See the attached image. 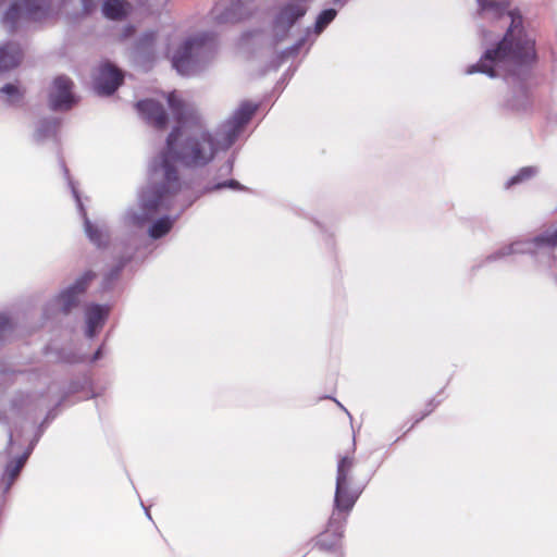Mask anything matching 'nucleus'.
Instances as JSON below:
<instances>
[{
    "mask_svg": "<svg viewBox=\"0 0 557 557\" xmlns=\"http://www.w3.org/2000/svg\"><path fill=\"white\" fill-rule=\"evenodd\" d=\"M424 417H425V416L423 414L421 418H418V419H417V422H420V421H421V419H423Z\"/></svg>",
    "mask_w": 557,
    "mask_h": 557,
    "instance_id": "f704fd0d",
    "label": "nucleus"
},
{
    "mask_svg": "<svg viewBox=\"0 0 557 557\" xmlns=\"http://www.w3.org/2000/svg\"><path fill=\"white\" fill-rule=\"evenodd\" d=\"M250 11L240 1L232 2L230 5L218 4L213 11V18L219 23H234L248 17Z\"/></svg>",
    "mask_w": 557,
    "mask_h": 557,
    "instance_id": "f8f14e48",
    "label": "nucleus"
},
{
    "mask_svg": "<svg viewBox=\"0 0 557 557\" xmlns=\"http://www.w3.org/2000/svg\"><path fill=\"white\" fill-rule=\"evenodd\" d=\"M213 53V44L205 38L185 41L172 57L173 66L181 75H193L201 70Z\"/></svg>",
    "mask_w": 557,
    "mask_h": 557,
    "instance_id": "7ed1b4c3",
    "label": "nucleus"
},
{
    "mask_svg": "<svg viewBox=\"0 0 557 557\" xmlns=\"http://www.w3.org/2000/svg\"><path fill=\"white\" fill-rule=\"evenodd\" d=\"M57 128L58 122L55 120L42 121L36 129L35 137L37 140H42L45 138L54 136Z\"/></svg>",
    "mask_w": 557,
    "mask_h": 557,
    "instance_id": "4be33fe9",
    "label": "nucleus"
},
{
    "mask_svg": "<svg viewBox=\"0 0 557 557\" xmlns=\"http://www.w3.org/2000/svg\"><path fill=\"white\" fill-rule=\"evenodd\" d=\"M336 16V11L333 9H327L321 12L314 24V33L317 35L321 34L323 29L334 20Z\"/></svg>",
    "mask_w": 557,
    "mask_h": 557,
    "instance_id": "5701e85b",
    "label": "nucleus"
},
{
    "mask_svg": "<svg viewBox=\"0 0 557 557\" xmlns=\"http://www.w3.org/2000/svg\"><path fill=\"white\" fill-rule=\"evenodd\" d=\"M482 16L500 18L506 15L510 25L503 39L484 51L475 64L467 67L466 74L483 73L490 77L500 75L508 66H515L521 76L528 75L530 63L535 59V39L524 25L518 10H509L508 0H476Z\"/></svg>",
    "mask_w": 557,
    "mask_h": 557,
    "instance_id": "f03ea898",
    "label": "nucleus"
},
{
    "mask_svg": "<svg viewBox=\"0 0 557 557\" xmlns=\"http://www.w3.org/2000/svg\"><path fill=\"white\" fill-rule=\"evenodd\" d=\"M436 406H437V403H435L434 399L430 400V403L428 404V409L424 412V416H428L429 413H431Z\"/></svg>",
    "mask_w": 557,
    "mask_h": 557,
    "instance_id": "c85d7f7f",
    "label": "nucleus"
},
{
    "mask_svg": "<svg viewBox=\"0 0 557 557\" xmlns=\"http://www.w3.org/2000/svg\"><path fill=\"white\" fill-rule=\"evenodd\" d=\"M307 7L304 0H295L283 5L276 14L273 27L278 35H285L294 23L305 15Z\"/></svg>",
    "mask_w": 557,
    "mask_h": 557,
    "instance_id": "423d86ee",
    "label": "nucleus"
},
{
    "mask_svg": "<svg viewBox=\"0 0 557 557\" xmlns=\"http://www.w3.org/2000/svg\"><path fill=\"white\" fill-rule=\"evenodd\" d=\"M361 493V488H359L355 494H352L350 492V498H349V502H350V509L352 508L356 499L358 498L359 494Z\"/></svg>",
    "mask_w": 557,
    "mask_h": 557,
    "instance_id": "c756f323",
    "label": "nucleus"
},
{
    "mask_svg": "<svg viewBox=\"0 0 557 557\" xmlns=\"http://www.w3.org/2000/svg\"><path fill=\"white\" fill-rule=\"evenodd\" d=\"M84 219H85V231H86L89 239L97 246H101L104 243V238H106L104 233L102 232V230L91 225V223L89 222V220L86 218L85 214H84Z\"/></svg>",
    "mask_w": 557,
    "mask_h": 557,
    "instance_id": "b1692460",
    "label": "nucleus"
},
{
    "mask_svg": "<svg viewBox=\"0 0 557 557\" xmlns=\"http://www.w3.org/2000/svg\"><path fill=\"white\" fill-rule=\"evenodd\" d=\"M71 187H72V190H73V195L76 198L77 205H78L79 209L83 211V206H82V202H81V200L78 198L77 191H76L75 187L72 184H71Z\"/></svg>",
    "mask_w": 557,
    "mask_h": 557,
    "instance_id": "7c9ffc66",
    "label": "nucleus"
},
{
    "mask_svg": "<svg viewBox=\"0 0 557 557\" xmlns=\"http://www.w3.org/2000/svg\"><path fill=\"white\" fill-rule=\"evenodd\" d=\"M75 102L72 92V82L65 76H59L49 89V103L54 110H67Z\"/></svg>",
    "mask_w": 557,
    "mask_h": 557,
    "instance_id": "0eeeda50",
    "label": "nucleus"
},
{
    "mask_svg": "<svg viewBox=\"0 0 557 557\" xmlns=\"http://www.w3.org/2000/svg\"><path fill=\"white\" fill-rule=\"evenodd\" d=\"M23 97V91L17 85L7 84L0 89V98L10 104L18 102Z\"/></svg>",
    "mask_w": 557,
    "mask_h": 557,
    "instance_id": "6ab92c4d",
    "label": "nucleus"
},
{
    "mask_svg": "<svg viewBox=\"0 0 557 557\" xmlns=\"http://www.w3.org/2000/svg\"><path fill=\"white\" fill-rule=\"evenodd\" d=\"M107 313H108V309L102 306L92 305L87 308V310H86V324H87L86 335L88 337H94L95 334L97 333V331L102 327V324L104 322Z\"/></svg>",
    "mask_w": 557,
    "mask_h": 557,
    "instance_id": "4468645a",
    "label": "nucleus"
},
{
    "mask_svg": "<svg viewBox=\"0 0 557 557\" xmlns=\"http://www.w3.org/2000/svg\"><path fill=\"white\" fill-rule=\"evenodd\" d=\"M168 102L175 125L164 151L150 165L148 184L139 194L137 207L125 214V223L129 226H143L160 210L171 207L182 188L176 162L189 166L206 165L220 150H226L235 143L240 127L256 111L253 104L244 102L213 135L205 129L193 104L175 92L169 95Z\"/></svg>",
    "mask_w": 557,
    "mask_h": 557,
    "instance_id": "f257e3e1",
    "label": "nucleus"
},
{
    "mask_svg": "<svg viewBox=\"0 0 557 557\" xmlns=\"http://www.w3.org/2000/svg\"><path fill=\"white\" fill-rule=\"evenodd\" d=\"M122 83L121 72L110 63L101 64L94 76V87L100 95H110Z\"/></svg>",
    "mask_w": 557,
    "mask_h": 557,
    "instance_id": "6e6552de",
    "label": "nucleus"
},
{
    "mask_svg": "<svg viewBox=\"0 0 557 557\" xmlns=\"http://www.w3.org/2000/svg\"><path fill=\"white\" fill-rule=\"evenodd\" d=\"M9 444L11 445L12 444V435L10 434V437H9Z\"/></svg>",
    "mask_w": 557,
    "mask_h": 557,
    "instance_id": "473e14b6",
    "label": "nucleus"
},
{
    "mask_svg": "<svg viewBox=\"0 0 557 557\" xmlns=\"http://www.w3.org/2000/svg\"><path fill=\"white\" fill-rule=\"evenodd\" d=\"M156 36L153 33L145 34L139 41L138 50L140 52L147 51L150 47H152Z\"/></svg>",
    "mask_w": 557,
    "mask_h": 557,
    "instance_id": "a878e982",
    "label": "nucleus"
},
{
    "mask_svg": "<svg viewBox=\"0 0 557 557\" xmlns=\"http://www.w3.org/2000/svg\"><path fill=\"white\" fill-rule=\"evenodd\" d=\"M557 246V228L553 232H545L531 239H520L509 244L511 255L535 253L542 247Z\"/></svg>",
    "mask_w": 557,
    "mask_h": 557,
    "instance_id": "1a4fd4ad",
    "label": "nucleus"
},
{
    "mask_svg": "<svg viewBox=\"0 0 557 557\" xmlns=\"http://www.w3.org/2000/svg\"><path fill=\"white\" fill-rule=\"evenodd\" d=\"M259 34L257 33H246L243 35L242 37V40H243V45H247L249 44V41L251 40L252 37H256L258 36Z\"/></svg>",
    "mask_w": 557,
    "mask_h": 557,
    "instance_id": "cd10ccee",
    "label": "nucleus"
},
{
    "mask_svg": "<svg viewBox=\"0 0 557 557\" xmlns=\"http://www.w3.org/2000/svg\"><path fill=\"white\" fill-rule=\"evenodd\" d=\"M535 61L536 58L530 63L528 75H519L515 66L510 65L506 67L500 75L495 77H503L506 82L513 85L511 95L506 100L505 106L508 110H511L518 114L528 113L532 109L533 101L527 86V81L531 76V70Z\"/></svg>",
    "mask_w": 557,
    "mask_h": 557,
    "instance_id": "39448f33",
    "label": "nucleus"
},
{
    "mask_svg": "<svg viewBox=\"0 0 557 557\" xmlns=\"http://www.w3.org/2000/svg\"><path fill=\"white\" fill-rule=\"evenodd\" d=\"M539 173V168L537 166H524V168H521L517 174H515L513 176H511L507 182H506V188H510L517 184H520V183H523L534 176H536Z\"/></svg>",
    "mask_w": 557,
    "mask_h": 557,
    "instance_id": "a211bd4d",
    "label": "nucleus"
},
{
    "mask_svg": "<svg viewBox=\"0 0 557 557\" xmlns=\"http://www.w3.org/2000/svg\"><path fill=\"white\" fill-rule=\"evenodd\" d=\"M512 256L511 249L509 248V245L502 246L496 251L490 253L485 257V259L481 260L479 263L474 264L472 267V270L480 269L483 264L499 261L506 257Z\"/></svg>",
    "mask_w": 557,
    "mask_h": 557,
    "instance_id": "aec40b11",
    "label": "nucleus"
},
{
    "mask_svg": "<svg viewBox=\"0 0 557 557\" xmlns=\"http://www.w3.org/2000/svg\"><path fill=\"white\" fill-rule=\"evenodd\" d=\"M424 417H425V416L423 414L421 418H418V419H417V422H420V421H421V419H423Z\"/></svg>",
    "mask_w": 557,
    "mask_h": 557,
    "instance_id": "72a5a7b5",
    "label": "nucleus"
},
{
    "mask_svg": "<svg viewBox=\"0 0 557 557\" xmlns=\"http://www.w3.org/2000/svg\"><path fill=\"white\" fill-rule=\"evenodd\" d=\"M85 13L91 12L97 0H79ZM50 13V5L47 0H17L8 10L4 22L14 28L23 21H41Z\"/></svg>",
    "mask_w": 557,
    "mask_h": 557,
    "instance_id": "20e7f679",
    "label": "nucleus"
},
{
    "mask_svg": "<svg viewBox=\"0 0 557 557\" xmlns=\"http://www.w3.org/2000/svg\"><path fill=\"white\" fill-rule=\"evenodd\" d=\"M23 59V51L15 42L0 46V74L18 66Z\"/></svg>",
    "mask_w": 557,
    "mask_h": 557,
    "instance_id": "ddd939ff",
    "label": "nucleus"
},
{
    "mask_svg": "<svg viewBox=\"0 0 557 557\" xmlns=\"http://www.w3.org/2000/svg\"><path fill=\"white\" fill-rule=\"evenodd\" d=\"M222 187L238 188L239 187V183L234 181V180H231L227 183L219 184V185L215 186V188H222Z\"/></svg>",
    "mask_w": 557,
    "mask_h": 557,
    "instance_id": "bb28decb",
    "label": "nucleus"
},
{
    "mask_svg": "<svg viewBox=\"0 0 557 557\" xmlns=\"http://www.w3.org/2000/svg\"><path fill=\"white\" fill-rule=\"evenodd\" d=\"M101 357V349H98L94 356V360H97Z\"/></svg>",
    "mask_w": 557,
    "mask_h": 557,
    "instance_id": "2f4dec72",
    "label": "nucleus"
},
{
    "mask_svg": "<svg viewBox=\"0 0 557 557\" xmlns=\"http://www.w3.org/2000/svg\"><path fill=\"white\" fill-rule=\"evenodd\" d=\"M27 459V455L21 456L15 461L8 465L5 469V473L3 476V482L5 483V491L10 488V486L13 484L15 478L18 475L20 471L22 470L25 461Z\"/></svg>",
    "mask_w": 557,
    "mask_h": 557,
    "instance_id": "f3484780",
    "label": "nucleus"
},
{
    "mask_svg": "<svg viewBox=\"0 0 557 557\" xmlns=\"http://www.w3.org/2000/svg\"><path fill=\"white\" fill-rule=\"evenodd\" d=\"M92 277L94 274L91 272L83 274L72 286L59 295L57 302L63 312L67 313L73 307L77 306L79 295L85 292Z\"/></svg>",
    "mask_w": 557,
    "mask_h": 557,
    "instance_id": "9d476101",
    "label": "nucleus"
},
{
    "mask_svg": "<svg viewBox=\"0 0 557 557\" xmlns=\"http://www.w3.org/2000/svg\"><path fill=\"white\" fill-rule=\"evenodd\" d=\"M332 525L333 524L331 523L330 528H332ZM331 532H332V529H327L324 533H322L320 535L318 543H319V545H321V547L330 549V548L334 547L337 544V542H339L342 540L343 534H339L335 537V540L332 543H329L327 539H329Z\"/></svg>",
    "mask_w": 557,
    "mask_h": 557,
    "instance_id": "393cba45",
    "label": "nucleus"
},
{
    "mask_svg": "<svg viewBox=\"0 0 557 557\" xmlns=\"http://www.w3.org/2000/svg\"><path fill=\"white\" fill-rule=\"evenodd\" d=\"M131 10L132 5L124 0H107L102 5L104 16L111 20H122Z\"/></svg>",
    "mask_w": 557,
    "mask_h": 557,
    "instance_id": "2eb2a0df",
    "label": "nucleus"
},
{
    "mask_svg": "<svg viewBox=\"0 0 557 557\" xmlns=\"http://www.w3.org/2000/svg\"><path fill=\"white\" fill-rule=\"evenodd\" d=\"M173 222L174 221L169 218H162V219L158 220L149 228V235L152 238L162 237L171 230Z\"/></svg>",
    "mask_w": 557,
    "mask_h": 557,
    "instance_id": "412c9836",
    "label": "nucleus"
},
{
    "mask_svg": "<svg viewBox=\"0 0 557 557\" xmlns=\"http://www.w3.org/2000/svg\"><path fill=\"white\" fill-rule=\"evenodd\" d=\"M346 458H342L338 463V474L336 480L335 506L337 509H346L347 503L346 495V472H345Z\"/></svg>",
    "mask_w": 557,
    "mask_h": 557,
    "instance_id": "dca6fc26",
    "label": "nucleus"
},
{
    "mask_svg": "<svg viewBox=\"0 0 557 557\" xmlns=\"http://www.w3.org/2000/svg\"><path fill=\"white\" fill-rule=\"evenodd\" d=\"M136 108L144 120L158 129H163L168 125L169 117L163 107L153 100L139 101Z\"/></svg>",
    "mask_w": 557,
    "mask_h": 557,
    "instance_id": "9b49d317",
    "label": "nucleus"
}]
</instances>
